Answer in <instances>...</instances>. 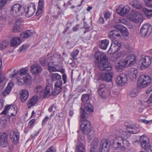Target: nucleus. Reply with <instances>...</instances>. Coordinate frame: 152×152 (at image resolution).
Instances as JSON below:
<instances>
[{
  "instance_id": "7",
  "label": "nucleus",
  "mask_w": 152,
  "mask_h": 152,
  "mask_svg": "<svg viewBox=\"0 0 152 152\" xmlns=\"http://www.w3.org/2000/svg\"><path fill=\"white\" fill-rule=\"evenodd\" d=\"M128 18L131 21L136 23H141L143 21L142 15L136 11H131L128 15Z\"/></svg>"
},
{
  "instance_id": "33",
  "label": "nucleus",
  "mask_w": 152,
  "mask_h": 152,
  "mask_svg": "<svg viewBox=\"0 0 152 152\" xmlns=\"http://www.w3.org/2000/svg\"><path fill=\"white\" fill-rule=\"evenodd\" d=\"M48 62V69L49 71L50 72L58 71L61 68V66H55L54 65H53V64L51 63V62Z\"/></svg>"
},
{
  "instance_id": "62",
  "label": "nucleus",
  "mask_w": 152,
  "mask_h": 152,
  "mask_svg": "<svg viewBox=\"0 0 152 152\" xmlns=\"http://www.w3.org/2000/svg\"><path fill=\"white\" fill-rule=\"evenodd\" d=\"M98 23L100 24L103 23H104V20L103 17H101L99 18L98 20Z\"/></svg>"
},
{
  "instance_id": "55",
  "label": "nucleus",
  "mask_w": 152,
  "mask_h": 152,
  "mask_svg": "<svg viewBox=\"0 0 152 152\" xmlns=\"http://www.w3.org/2000/svg\"><path fill=\"white\" fill-rule=\"evenodd\" d=\"M39 62L41 65L44 66L46 64V58L45 57L41 58L39 59Z\"/></svg>"
},
{
  "instance_id": "24",
  "label": "nucleus",
  "mask_w": 152,
  "mask_h": 152,
  "mask_svg": "<svg viewBox=\"0 0 152 152\" xmlns=\"http://www.w3.org/2000/svg\"><path fill=\"white\" fill-rule=\"evenodd\" d=\"M108 37L112 40L120 39L121 36L119 31L117 30L110 31L109 33Z\"/></svg>"
},
{
  "instance_id": "4",
  "label": "nucleus",
  "mask_w": 152,
  "mask_h": 152,
  "mask_svg": "<svg viewBox=\"0 0 152 152\" xmlns=\"http://www.w3.org/2000/svg\"><path fill=\"white\" fill-rule=\"evenodd\" d=\"M57 77H50L49 80L47 79L48 83H46L47 85L45 90H43L40 92V96L41 98H46L50 95V91L52 90V85L49 83V82L52 83L56 80Z\"/></svg>"
},
{
  "instance_id": "56",
  "label": "nucleus",
  "mask_w": 152,
  "mask_h": 152,
  "mask_svg": "<svg viewBox=\"0 0 152 152\" xmlns=\"http://www.w3.org/2000/svg\"><path fill=\"white\" fill-rule=\"evenodd\" d=\"M145 2L147 7H152V0H147L145 1Z\"/></svg>"
},
{
  "instance_id": "20",
  "label": "nucleus",
  "mask_w": 152,
  "mask_h": 152,
  "mask_svg": "<svg viewBox=\"0 0 152 152\" xmlns=\"http://www.w3.org/2000/svg\"><path fill=\"white\" fill-rule=\"evenodd\" d=\"M62 82L61 80H58L55 85L54 89L53 91H52L53 95V96L59 94L62 90L61 86Z\"/></svg>"
},
{
  "instance_id": "61",
  "label": "nucleus",
  "mask_w": 152,
  "mask_h": 152,
  "mask_svg": "<svg viewBox=\"0 0 152 152\" xmlns=\"http://www.w3.org/2000/svg\"><path fill=\"white\" fill-rule=\"evenodd\" d=\"M147 102L149 104L152 103V93L151 94L150 98L147 100Z\"/></svg>"
},
{
  "instance_id": "37",
  "label": "nucleus",
  "mask_w": 152,
  "mask_h": 152,
  "mask_svg": "<svg viewBox=\"0 0 152 152\" xmlns=\"http://www.w3.org/2000/svg\"><path fill=\"white\" fill-rule=\"evenodd\" d=\"M38 97L37 96H33L27 104V106L28 108H30L35 105L38 101Z\"/></svg>"
},
{
  "instance_id": "39",
  "label": "nucleus",
  "mask_w": 152,
  "mask_h": 152,
  "mask_svg": "<svg viewBox=\"0 0 152 152\" xmlns=\"http://www.w3.org/2000/svg\"><path fill=\"white\" fill-rule=\"evenodd\" d=\"M32 35V33L30 30H28L23 32L20 35V37L22 39L28 38L30 36Z\"/></svg>"
},
{
  "instance_id": "38",
  "label": "nucleus",
  "mask_w": 152,
  "mask_h": 152,
  "mask_svg": "<svg viewBox=\"0 0 152 152\" xmlns=\"http://www.w3.org/2000/svg\"><path fill=\"white\" fill-rule=\"evenodd\" d=\"M127 73L129 76H137L138 72L136 68H132L128 70Z\"/></svg>"
},
{
  "instance_id": "45",
  "label": "nucleus",
  "mask_w": 152,
  "mask_h": 152,
  "mask_svg": "<svg viewBox=\"0 0 152 152\" xmlns=\"http://www.w3.org/2000/svg\"><path fill=\"white\" fill-rule=\"evenodd\" d=\"M140 131V129L137 127L135 126L134 128L132 129H130V130H127L126 131L128 132V133H132L133 134H135L139 132Z\"/></svg>"
},
{
  "instance_id": "59",
  "label": "nucleus",
  "mask_w": 152,
  "mask_h": 152,
  "mask_svg": "<svg viewBox=\"0 0 152 152\" xmlns=\"http://www.w3.org/2000/svg\"><path fill=\"white\" fill-rule=\"evenodd\" d=\"M54 108L55 110L56 109V107L55 106H54L53 105H51L49 107V108L48 109V111L50 112H51L53 111V108Z\"/></svg>"
},
{
  "instance_id": "35",
  "label": "nucleus",
  "mask_w": 152,
  "mask_h": 152,
  "mask_svg": "<svg viewBox=\"0 0 152 152\" xmlns=\"http://www.w3.org/2000/svg\"><path fill=\"white\" fill-rule=\"evenodd\" d=\"M109 42V40L107 39H104L101 40L99 44L100 48L104 50H106Z\"/></svg>"
},
{
  "instance_id": "50",
  "label": "nucleus",
  "mask_w": 152,
  "mask_h": 152,
  "mask_svg": "<svg viewBox=\"0 0 152 152\" xmlns=\"http://www.w3.org/2000/svg\"><path fill=\"white\" fill-rule=\"evenodd\" d=\"M7 0H0V9L2 10L7 3Z\"/></svg>"
},
{
  "instance_id": "1",
  "label": "nucleus",
  "mask_w": 152,
  "mask_h": 152,
  "mask_svg": "<svg viewBox=\"0 0 152 152\" xmlns=\"http://www.w3.org/2000/svg\"><path fill=\"white\" fill-rule=\"evenodd\" d=\"M94 57L96 61L99 62L98 66L99 69L101 71L109 72L105 73V76H113L114 73L111 71V65L106 61V57L105 54L101 52H97L95 54Z\"/></svg>"
},
{
  "instance_id": "43",
  "label": "nucleus",
  "mask_w": 152,
  "mask_h": 152,
  "mask_svg": "<svg viewBox=\"0 0 152 152\" xmlns=\"http://www.w3.org/2000/svg\"><path fill=\"white\" fill-rule=\"evenodd\" d=\"M143 11L147 17L150 18L152 17V10L144 8L143 9Z\"/></svg>"
},
{
  "instance_id": "31",
  "label": "nucleus",
  "mask_w": 152,
  "mask_h": 152,
  "mask_svg": "<svg viewBox=\"0 0 152 152\" xmlns=\"http://www.w3.org/2000/svg\"><path fill=\"white\" fill-rule=\"evenodd\" d=\"M44 5V0H39L37 10L36 13V15L37 16H39L41 14L43 10Z\"/></svg>"
},
{
  "instance_id": "14",
  "label": "nucleus",
  "mask_w": 152,
  "mask_h": 152,
  "mask_svg": "<svg viewBox=\"0 0 152 152\" xmlns=\"http://www.w3.org/2000/svg\"><path fill=\"white\" fill-rule=\"evenodd\" d=\"M98 89V92L99 96L102 97L104 98L107 96L109 94V91L106 88L105 85L100 84L99 85L96 86Z\"/></svg>"
},
{
  "instance_id": "28",
  "label": "nucleus",
  "mask_w": 152,
  "mask_h": 152,
  "mask_svg": "<svg viewBox=\"0 0 152 152\" xmlns=\"http://www.w3.org/2000/svg\"><path fill=\"white\" fill-rule=\"evenodd\" d=\"M13 81L14 79H12L8 84L7 86L5 89L2 92V94L4 96H5L9 94L11 91L14 86Z\"/></svg>"
},
{
  "instance_id": "26",
  "label": "nucleus",
  "mask_w": 152,
  "mask_h": 152,
  "mask_svg": "<svg viewBox=\"0 0 152 152\" xmlns=\"http://www.w3.org/2000/svg\"><path fill=\"white\" fill-rule=\"evenodd\" d=\"M115 53H111V60L112 61H114L117 59L122 58L125 56L126 54V52L124 51H122L115 54Z\"/></svg>"
},
{
  "instance_id": "52",
  "label": "nucleus",
  "mask_w": 152,
  "mask_h": 152,
  "mask_svg": "<svg viewBox=\"0 0 152 152\" xmlns=\"http://www.w3.org/2000/svg\"><path fill=\"white\" fill-rule=\"evenodd\" d=\"M43 88L42 86L38 85L35 88L34 91L37 93H39L40 94V92L42 90Z\"/></svg>"
},
{
  "instance_id": "44",
  "label": "nucleus",
  "mask_w": 152,
  "mask_h": 152,
  "mask_svg": "<svg viewBox=\"0 0 152 152\" xmlns=\"http://www.w3.org/2000/svg\"><path fill=\"white\" fill-rule=\"evenodd\" d=\"M7 73L10 74V76H17L19 73V71L16 69H13L11 68L8 70Z\"/></svg>"
},
{
  "instance_id": "23",
  "label": "nucleus",
  "mask_w": 152,
  "mask_h": 152,
  "mask_svg": "<svg viewBox=\"0 0 152 152\" xmlns=\"http://www.w3.org/2000/svg\"><path fill=\"white\" fill-rule=\"evenodd\" d=\"M8 135L5 133H0V145L3 147L7 145Z\"/></svg>"
},
{
  "instance_id": "13",
  "label": "nucleus",
  "mask_w": 152,
  "mask_h": 152,
  "mask_svg": "<svg viewBox=\"0 0 152 152\" xmlns=\"http://www.w3.org/2000/svg\"><path fill=\"white\" fill-rule=\"evenodd\" d=\"M110 145V142L108 140H101L100 146V152H108Z\"/></svg>"
},
{
  "instance_id": "5",
  "label": "nucleus",
  "mask_w": 152,
  "mask_h": 152,
  "mask_svg": "<svg viewBox=\"0 0 152 152\" xmlns=\"http://www.w3.org/2000/svg\"><path fill=\"white\" fill-rule=\"evenodd\" d=\"M25 12V8L20 4H15L11 9V14L15 17L22 16L24 14Z\"/></svg>"
},
{
  "instance_id": "58",
  "label": "nucleus",
  "mask_w": 152,
  "mask_h": 152,
  "mask_svg": "<svg viewBox=\"0 0 152 152\" xmlns=\"http://www.w3.org/2000/svg\"><path fill=\"white\" fill-rule=\"evenodd\" d=\"M110 14L109 12H106L104 15V18L106 19H108L110 16Z\"/></svg>"
},
{
  "instance_id": "22",
  "label": "nucleus",
  "mask_w": 152,
  "mask_h": 152,
  "mask_svg": "<svg viewBox=\"0 0 152 152\" xmlns=\"http://www.w3.org/2000/svg\"><path fill=\"white\" fill-rule=\"evenodd\" d=\"M30 70L33 75H37L42 72V69L39 65L34 64L31 66Z\"/></svg>"
},
{
  "instance_id": "40",
  "label": "nucleus",
  "mask_w": 152,
  "mask_h": 152,
  "mask_svg": "<svg viewBox=\"0 0 152 152\" xmlns=\"http://www.w3.org/2000/svg\"><path fill=\"white\" fill-rule=\"evenodd\" d=\"M29 70L27 67L23 68L19 71V74L21 76L27 75V76H30L29 75Z\"/></svg>"
},
{
  "instance_id": "63",
  "label": "nucleus",
  "mask_w": 152,
  "mask_h": 152,
  "mask_svg": "<svg viewBox=\"0 0 152 152\" xmlns=\"http://www.w3.org/2000/svg\"><path fill=\"white\" fill-rule=\"evenodd\" d=\"M4 104L3 100L0 98V109H2L3 108Z\"/></svg>"
},
{
  "instance_id": "42",
  "label": "nucleus",
  "mask_w": 152,
  "mask_h": 152,
  "mask_svg": "<svg viewBox=\"0 0 152 152\" xmlns=\"http://www.w3.org/2000/svg\"><path fill=\"white\" fill-rule=\"evenodd\" d=\"M132 6L134 8L137 9H140L142 7V6L140 2L137 0L133 1Z\"/></svg>"
},
{
  "instance_id": "3",
  "label": "nucleus",
  "mask_w": 152,
  "mask_h": 152,
  "mask_svg": "<svg viewBox=\"0 0 152 152\" xmlns=\"http://www.w3.org/2000/svg\"><path fill=\"white\" fill-rule=\"evenodd\" d=\"M136 58L133 55L128 56L124 61H119L115 64V67L118 72H121L123 68L126 67L127 64L129 63V66H132L136 62Z\"/></svg>"
},
{
  "instance_id": "27",
  "label": "nucleus",
  "mask_w": 152,
  "mask_h": 152,
  "mask_svg": "<svg viewBox=\"0 0 152 152\" xmlns=\"http://www.w3.org/2000/svg\"><path fill=\"white\" fill-rule=\"evenodd\" d=\"M115 28L119 31L123 37H125L128 36L129 33L127 30L124 26L120 24H118L115 25Z\"/></svg>"
},
{
  "instance_id": "32",
  "label": "nucleus",
  "mask_w": 152,
  "mask_h": 152,
  "mask_svg": "<svg viewBox=\"0 0 152 152\" xmlns=\"http://www.w3.org/2000/svg\"><path fill=\"white\" fill-rule=\"evenodd\" d=\"M21 43V40L19 37H14L11 40L10 45L13 47L20 45Z\"/></svg>"
},
{
  "instance_id": "51",
  "label": "nucleus",
  "mask_w": 152,
  "mask_h": 152,
  "mask_svg": "<svg viewBox=\"0 0 152 152\" xmlns=\"http://www.w3.org/2000/svg\"><path fill=\"white\" fill-rule=\"evenodd\" d=\"M125 126L127 128V130H130L135 126V125L132 123L129 124L127 123H125Z\"/></svg>"
},
{
  "instance_id": "16",
  "label": "nucleus",
  "mask_w": 152,
  "mask_h": 152,
  "mask_svg": "<svg viewBox=\"0 0 152 152\" xmlns=\"http://www.w3.org/2000/svg\"><path fill=\"white\" fill-rule=\"evenodd\" d=\"M130 11V8L128 6L123 7L122 4L119 5L116 9L117 13L121 16H124L128 13Z\"/></svg>"
},
{
  "instance_id": "29",
  "label": "nucleus",
  "mask_w": 152,
  "mask_h": 152,
  "mask_svg": "<svg viewBox=\"0 0 152 152\" xmlns=\"http://www.w3.org/2000/svg\"><path fill=\"white\" fill-rule=\"evenodd\" d=\"M10 138L13 142L15 144L17 143L19 138V134L17 131H14L11 132L10 134Z\"/></svg>"
},
{
  "instance_id": "9",
  "label": "nucleus",
  "mask_w": 152,
  "mask_h": 152,
  "mask_svg": "<svg viewBox=\"0 0 152 152\" xmlns=\"http://www.w3.org/2000/svg\"><path fill=\"white\" fill-rule=\"evenodd\" d=\"M121 47V42L117 39L112 40V42L107 51L109 54L116 53L119 51Z\"/></svg>"
},
{
  "instance_id": "49",
  "label": "nucleus",
  "mask_w": 152,
  "mask_h": 152,
  "mask_svg": "<svg viewBox=\"0 0 152 152\" xmlns=\"http://www.w3.org/2000/svg\"><path fill=\"white\" fill-rule=\"evenodd\" d=\"M89 99V96L88 95L85 94L82 96L81 99L83 102H86L88 101Z\"/></svg>"
},
{
  "instance_id": "64",
  "label": "nucleus",
  "mask_w": 152,
  "mask_h": 152,
  "mask_svg": "<svg viewBox=\"0 0 152 152\" xmlns=\"http://www.w3.org/2000/svg\"><path fill=\"white\" fill-rule=\"evenodd\" d=\"M79 26V25H77L75 26L74 27L72 28L73 31H77L78 29Z\"/></svg>"
},
{
  "instance_id": "48",
  "label": "nucleus",
  "mask_w": 152,
  "mask_h": 152,
  "mask_svg": "<svg viewBox=\"0 0 152 152\" xmlns=\"http://www.w3.org/2000/svg\"><path fill=\"white\" fill-rule=\"evenodd\" d=\"M21 29L20 26L14 25L12 29V31L13 32H19L21 31Z\"/></svg>"
},
{
  "instance_id": "36",
  "label": "nucleus",
  "mask_w": 152,
  "mask_h": 152,
  "mask_svg": "<svg viewBox=\"0 0 152 152\" xmlns=\"http://www.w3.org/2000/svg\"><path fill=\"white\" fill-rule=\"evenodd\" d=\"M76 152H86V148L84 145L82 143L77 144L75 147Z\"/></svg>"
},
{
  "instance_id": "12",
  "label": "nucleus",
  "mask_w": 152,
  "mask_h": 152,
  "mask_svg": "<svg viewBox=\"0 0 152 152\" xmlns=\"http://www.w3.org/2000/svg\"><path fill=\"white\" fill-rule=\"evenodd\" d=\"M10 110L11 111L13 110L14 111V112L13 113H11V115H9V118H10L11 116H15L17 112V107L16 105L12 104L5 107L4 109L1 113V114L6 115V113H7Z\"/></svg>"
},
{
  "instance_id": "17",
  "label": "nucleus",
  "mask_w": 152,
  "mask_h": 152,
  "mask_svg": "<svg viewBox=\"0 0 152 152\" xmlns=\"http://www.w3.org/2000/svg\"><path fill=\"white\" fill-rule=\"evenodd\" d=\"M151 25L148 23H146L143 25L141 28L140 34L142 37H144L148 35V32L150 28H151Z\"/></svg>"
},
{
  "instance_id": "34",
  "label": "nucleus",
  "mask_w": 152,
  "mask_h": 152,
  "mask_svg": "<svg viewBox=\"0 0 152 152\" xmlns=\"http://www.w3.org/2000/svg\"><path fill=\"white\" fill-rule=\"evenodd\" d=\"M29 96L28 91L26 90H23L20 94V98L23 102H25Z\"/></svg>"
},
{
  "instance_id": "19",
  "label": "nucleus",
  "mask_w": 152,
  "mask_h": 152,
  "mask_svg": "<svg viewBox=\"0 0 152 152\" xmlns=\"http://www.w3.org/2000/svg\"><path fill=\"white\" fill-rule=\"evenodd\" d=\"M36 11V7L34 3H31L29 6L28 7L27 10H25V15L27 17L32 16Z\"/></svg>"
},
{
  "instance_id": "54",
  "label": "nucleus",
  "mask_w": 152,
  "mask_h": 152,
  "mask_svg": "<svg viewBox=\"0 0 152 152\" xmlns=\"http://www.w3.org/2000/svg\"><path fill=\"white\" fill-rule=\"evenodd\" d=\"M137 94V91L135 89H133L130 94V95L132 97L135 96Z\"/></svg>"
},
{
  "instance_id": "15",
  "label": "nucleus",
  "mask_w": 152,
  "mask_h": 152,
  "mask_svg": "<svg viewBox=\"0 0 152 152\" xmlns=\"http://www.w3.org/2000/svg\"><path fill=\"white\" fill-rule=\"evenodd\" d=\"M140 62L141 68L143 69L148 67L151 65L152 60L150 56H147L142 57Z\"/></svg>"
},
{
  "instance_id": "8",
  "label": "nucleus",
  "mask_w": 152,
  "mask_h": 152,
  "mask_svg": "<svg viewBox=\"0 0 152 152\" xmlns=\"http://www.w3.org/2000/svg\"><path fill=\"white\" fill-rule=\"evenodd\" d=\"M150 77H139L138 80L137 87L140 88L145 87L151 82Z\"/></svg>"
},
{
  "instance_id": "18",
  "label": "nucleus",
  "mask_w": 152,
  "mask_h": 152,
  "mask_svg": "<svg viewBox=\"0 0 152 152\" xmlns=\"http://www.w3.org/2000/svg\"><path fill=\"white\" fill-rule=\"evenodd\" d=\"M113 144L116 143L117 145L118 146V148L119 149L122 151H124L125 149V146H126L127 144L128 143V141L126 139L121 140L117 139L115 141L113 139Z\"/></svg>"
},
{
  "instance_id": "2",
  "label": "nucleus",
  "mask_w": 152,
  "mask_h": 152,
  "mask_svg": "<svg viewBox=\"0 0 152 152\" xmlns=\"http://www.w3.org/2000/svg\"><path fill=\"white\" fill-rule=\"evenodd\" d=\"M81 115H80L81 124H80V128L83 134H88L91 131L90 122L86 120V113L84 109L80 108Z\"/></svg>"
},
{
  "instance_id": "47",
  "label": "nucleus",
  "mask_w": 152,
  "mask_h": 152,
  "mask_svg": "<svg viewBox=\"0 0 152 152\" xmlns=\"http://www.w3.org/2000/svg\"><path fill=\"white\" fill-rule=\"evenodd\" d=\"M9 42L7 40H4L3 41L0 45V48L2 49H4L9 45Z\"/></svg>"
},
{
  "instance_id": "46",
  "label": "nucleus",
  "mask_w": 152,
  "mask_h": 152,
  "mask_svg": "<svg viewBox=\"0 0 152 152\" xmlns=\"http://www.w3.org/2000/svg\"><path fill=\"white\" fill-rule=\"evenodd\" d=\"M79 52V51L78 50H75L72 52L70 54V55L72 58L73 60L77 59V57L78 56Z\"/></svg>"
},
{
  "instance_id": "25",
  "label": "nucleus",
  "mask_w": 152,
  "mask_h": 152,
  "mask_svg": "<svg viewBox=\"0 0 152 152\" xmlns=\"http://www.w3.org/2000/svg\"><path fill=\"white\" fill-rule=\"evenodd\" d=\"M113 77H94V81L95 82L101 83L102 81L110 82L113 80Z\"/></svg>"
},
{
  "instance_id": "57",
  "label": "nucleus",
  "mask_w": 152,
  "mask_h": 152,
  "mask_svg": "<svg viewBox=\"0 0 152 152\" xmlns=\"http://www.w3.org/2000/svg\"><path fill=\"white\" fill-rule=\"evenodd\" d=\"M49 117L48 116L45 117L42 121V126H43L44 125H45L47 123V121L49 120Z\"/></svg>"
},
{
  "instance_id": "10",
  "label": "nucleus",
  "mask_w": 152,
  "mask_h": 152,
  "mask_svg": "<svg viewBox=\"0 0 152 152\" xmlns=\"http://www.w3.org/2000/svg\"><path fill=\"white\" fill-rule=\"evenodd\" d=\"M139 141L142 148L145 150H148L150 148L151 145L149 139L145 135L140 137Z\"/></svg>"
},
{
  "instance_id": "11",
  "label": "nucleus",
  "mask_w": 152,
  "mask_h": 152,
  "mask_svg": "<svg viewBox=\"0 0 152 152\" xmlns=\"http://www.w3.org/2000/svg\"><path fill=\"white\" fill-rule=\"evenodd\" d=\"M20 77H17L15 78V80L17 81V84L19 85H22L24 83L29 85L32 81L31 77H22V78H20Z\"/></svg>"
},
{
  "instance_id": "53",
  "label": "nucleus",
  "mask_w": 152,
  "mask_h": 152,
  "mask_svg": "<svg viewBox=\"0 0 152 152\" xmlns=\"http://www.w3.org/2000/svg\"><path fill=\"white\" fill-rule=\"evenodd\" d=\"M29 45H23L21 47L19 48L20 52H21L26 51L28 48Z\"/></svg>"
},
{
  "instance_id": "41",
  "label": "nucleus",
  "mask_w": 152,
  "mask_h": 152,
  "mask_svg": "<svg viewBox=\"0 0 152 152\" xmlns=\"http://www.w3.org/2000/svg\"><path fill=\"white\" fill-rule=\"evenodd\" d=\"M85 110L89 113H92L94 111L93 107L92 105L88 103H86L84 105Z\"/></svg>"
},
{
  "instance_id": "21",
  "label": "nucleus",
  "mask_w": 152,
  "mask_h": 152,
  "mask_svg": "<svg viewBox=\"0 0 152 152\" xmlns=\"http://www.w3.org/2000/svg\"><path fill=\"white\" fill-rule=\"evenodd\" d=\"M128 132L124 131L122 129H120L115 131V137L114 140L115 141L117 139L123 140L124 139V137H125L128 135Z\"/></svg>"
},
{
  "instance_id": "30",
  "label": "nucleus",
  "mask_w": 152,
  "mask_h": 152,
  "mask_svg": "<svg viewBox=\"0 0 152 152\" xmlns=\"http://www.w3.org/2000/svg\"><path fill=\"white\" fill-rule=\"evenodd\" d=\"M127 77H117L115 82L120 86L124 85L127 81Z\"/></svg>"
},
{
  "instance_id": "60",
  "label": "nucleus",
  "mask_w": 152,
  "mask_h": 152,
  "mask_svg": "<svg viewBox=\"0 0 152 152\" xmlns=\"http://www.w3.org/2000/svg\"><path fill=\"white\" fill-rule=\"evenodd\" d=\"M54 148L53 147H50L46 151V152H55L54 151Z\"/></svg>"
},
{
  "instance_id": "6",
  "label": "nucleus",
  "mask_w": 152,
  "mask_h": 152,
  "mask_svg": "<svg viewBox=\"0 0 152 152\" xmlns=\"http://www.w3.org/2000/svg\"><path fill=\"white\" fill-rule=\"evenodd\" d=\"M47 61V62H51L55 66H61L60 64L61 61V55L58 53H56L51 56H49L48 55Z\"/></svg>"
}]
</instances>
